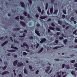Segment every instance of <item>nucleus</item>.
Returning a JSON list of instances; mask_svg holds the SVG:
<instances>
[{"label": "nucleus", "instance_id": "1", "mask_svg": "<svg viewBox=\"0 0 77 77\" xmlns=\"http://www.w3.org/2000/svg\"><path fill=\"white\" fill-rule=\"evenodd\" d=\"M57 74H58L57 75V77H62V75H63V76L64 77H66V75H64V74H65V72H62V71H60L59 72H58L57 73Z\"/></svg>", "mask_w": 77, "mask_h": 77}, {"label": "nucleus", "instance_id": "2", "mask_svg": "<svg viewBox=\"0 0 77 77\" xmlns=\"http://www.w3.org/2000/svg\"><path fill=\"white\" fill-rule=\"evenodd\" d=\"M20 23L22 26H23V27H26V23H25L24 22L20 21Z\"/></svg>", "mask_w": 77, "mask_h": 77}, {"label": "nucleus", "instance_id": "3", "mask_svg": "<svg viewBox=\"0 0 77 77\" xmlns=\"http://www.w3.org/2000/svg\"><path fill=\"white\" fill-rule=\"evenodd\" d=\"M20 4L22 8H24V7H25V4H24V2H20Z\"/></svg>", "mask_w": 77, "mask_h": 77}, {"label": "nucleus", "instance_id": "4", "mask_svg": "<svg viewBox=\"0 0 77 77\" xmlns=\"http://www.w3.org/2000/svg\"><path fill=\"white\" fill-rule=\"evenodd\" d=\"M18 63V60H16L14 61L13 63V65L14 66H16L17 65V63Z\"/></svg>", "mask_w": 77, "mask_h": 77}, {"label": "nucleus", "instance_id": "5", "mask_svg": "<svg viewBox=\"0 0 77 77\" xmlns=\"http://www.w3.org/2000/svg\"><path fill=\"white\" fill-rule=\"evenodd\" d=\"M37 30H38V29H37L36 30H35V32L36 33V34L38 35V36H40V33H39V32L38 31H37Z\"/></svg>", "mask_w": 77, "mask_h": 77}, {"label": "nucleus", "instance_id": "6", "mask_svg": "<svg viewBox=\"0 0 77 77\" xmlns=\"http://www.w3.org/2000/svg\"><path fill=\"white\" fill-rule=\"evenodd\" d=\"M23 65V63L21 62L18 63L17 64V66L19 67H21V66H22Z\"/></svg>", "mask_w": 77, "mask_h": 77}, {"label": "nucleus", "instance_id": "7", "mask_svg": "<svg viewBox=\"0 0 77 77\" xmlns=\"http://www.w3.org/2000/svg\"><path fill=\"white\" fill-rule=\"evenodd\" d=\"M64 47V45H61L60 47L58 46H56L53 48V49L54 50H55V49H57V48H61V47Z\"/></svg>", "mask_w": 77, "mask_h": 77}, {"label": "nucleus", "instance_id": "8", "mask_svg": "<svg viewBox=\"0 0 77 77\" xmlns=\"http://www.w3.org/2000/svg\"><path fill=\"white\" fill-rule=\"evenodd\" d=\"M46 40L47 39L45 38H43L40 42V43H43V42H44L45 41H46Z\"/></svg>", "mask_w": 77, "mask_h": 77}, {"label": "nucleus", "instance_id": "9", "mask_svg": "<svg viewBox=\"0 0 77 77\" xmlns=\"http://www.w3.org/2000/svg\"><path fill=\"white\" fill-rule=\"evenodd\" d=\"M50 66H48L46 68L47 69H45V71L46 72V73H48V71L50 70Z\"/></svg>", "mask_w": 77, "mask_h": 77}, {"label": "nucleus", "instance_id": "10", "mask_svg": "<svg viewBox=\"0 0 77 77\" xmlns=\"http://www.w3.org/2000/svg\"><path fill=\"white\" fill-rule=\"evenodd\" d=\"M9 72L8 71H6L3 72L1 74L2 75H5V74H9Z\"/></svg>", "mask_w": 77, "mask_h": 77}, {"label": "nucleus", "instance_id": "11", "mask_svg": "<svg viewBox=\"0 0 77 77\" xmlns=\"http://www.w3.org/2000/svg\"><path fill=\"white\" fill-rule=\"evenodd\" d=\"M21 29V28H14L13 29V31H15L16 32H17V31L18 30H20Z\"/></svg>", "mask_w": 77, "mask_h": 77}, {"label": "nucleus", "instance_id": "12", "mask_svg": "<svg viewBox=\"0 0 77 77\" xmlns=\"http://www.w3.org/2000/svg\"><path fill=\"white\" fill-rule=\"evenodd\" d=\"M16 50H15L13 49L12 50H7V51H8V52H10L11 53H12L13 52H15V51H16Z\"/></svg>", "mask_w": 77, "mask_h": 77}, {"label": "nucleus", "instance_id": "13", "mask_svg": "<svg viewBox=\"0 0 77 77\" xmlns=\"http://www.w3.org/2000/svg\"><path fill=\"white\" fill-rule=\"evenodd\" d=\"M49 29H50V30H54V29H55V28L54 27H53V26H49Z\"/></svg>", "mask_w": 77, "mask_h": 77}, {"label": "nucleus", "instance_id": "14", "mask_svg": "<svg viewBox=\"0 0 77 77\" xmlns=\"http://www.w3.org/2000/svg\"><path fill=\"white\" fill-rule=\"evenodd\" d=\"M50 12L51 14H53V7H52L50 8Z\"/></svg>", "mask_w": 77, "mask_h": 77}, {"label": "nucleus", "instance_id": "15", "mask_svg": "<svg viewBox=\"0 0 77 77\" xmlns=\"http://www.w3.org/2000/svg\"><path fill=\"white\" fill-rule=\"evenodd\" d=\"M71 73L72 75H74L75 77H76V75L75 74V73L74 71H72L71 72Z\"/></svg>", "mask_w": 77, "mask_h": 77}, {"label": "nucleus", "instance_id": "16", "mask_svg": "<svg viewBox=\"0 0 77 77\" xmlns=\"http://www.w3.org/2000/svg\"><path fill=\"white\" fill-rule=\"evenodd\" d=\"M47 18V16H41L40 17V19H45V18Z\"/></svg>", "mask_w": 77, "mask_h": 77}, {"label": "nucleus", "instance_id": "17", "mask_svg": "<svg viewBox=\"0 0 77 77\" xmlns=\"http://www.w3.org/2000/svg\"><path fill=\"white\" fill-rule=\"evenodd\" d=\"M37 8L38 9V11L40 13V12H41V8L40 7H37Z\"/></svg>", "mask_w": 77, "mask_h": 77}, {"label": "nucleus", "instance_id": "18", "mask_svg": "<svg viewBox=\"0 0 77 77\" xmlns=\"http://www.w3.org/2000/svg\"><path fill=\"white\" fill-rule=\"evenodd\" d=\"M11 48H13L14 49H15V50H18V48H17L16 47L11 46Z\"/></svg>", "mask_w": 77, "mask_h": 77}, {"label": "nucleus", "instance_id": "19", "mask_svg": "<svg viewBox=\"0 0 77 77\" xmlns=\"http://www.w3.org/2000/svg\"><path fill=\"white\" fill-rule=\"evenodd\" d=\"M23 14L25 15V16H26H26H27L28 14H27V12L24 11L23 12Z\"/></svg>", "mask_w": 77, "mask_h": 77}, {"label": "nucleus", "instance_id": "20", "mask_svg": "<svg viewBox=\"0 0 77 77\" xmlns=\"http://www.w3.org/2000/svg\"><path fill=\"white\" fill-rule=\"evenodd\" d=\"M65 68H67V69H69L70 67H69V66L68 65H66Z\"/></svg>", "mask_w": 77, "mask_h": 77}, {"label": "nucleus", "instance_id": "21", "mask_svg": "<svg viewBox=\"0 0 77 77\" xmlns=\"http://www.w3.org/2000/svg\"><path fill=\"white\" fill-rule=\"evenodd\" d=\"M68 41V40L65 39L63 41V42L64 44H65V45L66 44V42Z\"/></svg>", "mask_w": 77, "mask_h": 77}, {"label": "nucleus", "instance_id": "22", "mask_svg": "<svg viewBox=\"0 0 77 77\" xmlns=\"http://www.w3.org/2000/svg\"><path fill=\"white\" fill-rule=\"evenodd\" d=\"M44 49V48H41L40 50L39 51H38V53H41V52H42V51H43V49Z\"/></svg>", "mask_w": 77, "mask_h": 77}, {"label": "nucleus", "instance_id": "23", "mask_svg": "<svg viewBox=\"0 0 77 77\" xmlns=\"http://www.w3.org/2000/svg\"><path fill=\"white\" fill-rule=\"evenodd\" d=\"M58 12V10H55V11L54 13V14H57V12Z\"/></svg>", "mask_w": 77, "mask_h": 77}, {"label": "nucleus", "instance_id": "24", "mask_svg": "<svg viewBox=\"0 0 77 77\" xmlns=\"http://www.w3.org/2000/svg\"><path fill=\"white\" fill-rule=\"evenodd\" d=\"M58 24H60V25H62V24H63V23L61 22L60 20H58Z\"/></svg>", "mask_w": 77, "mask_h": 77}, {"label": "nucleus", "instance_id": "25", "mask_svg": "<svg viewBox=\"0 0 77 77\" xmlns=\"http://www.w3.org/2000/svg\"><path fill=\"white\" fill-rule=\"evenodd\" d=\"M26 36V34L24 33H23V35L22 36H19V38H23V37H24Z\"/></svg>", "mask_w": 77, "mask_h": 77}, {"label": "nucleus", "instance_id": "26", "mask_svg": "<svg viewBox=\"0 0 77 77\" xmlns=\"http://www.w3.org/2000/svg\"><path fill=\"white\" fill-rule=\"evenodd\" d=\"M20 20H24V17H23V16H20Z\"/></svg>", "mask_w": 77, "mask_h": 77}, {"label": "nucleus", "instance_id": "27", "mask_svg": "<svg viewBox=\"0 0 77 77\" xmlns=\"http://www.w3.org/2000/svg\"><path fill=\"white\" fill-rule=\"evenodd\" d=\"M29 4H32V0H28Z\"/></svg>", "mask_w": 77, "mask_h": 77}, {"label": "nucleus", "instance_id": "28", "mask_svg": "<svg viewBox=\"0 0 77 77\" xmlns=\"http://www.w3.org/2000/svg\"><path fill=\"white\" fill-rule=\"evenodd\" d=\"M56 30H57V31H60V29L59 28L56 27Z\"/></svg>", "mask_w": 77, "mask_h": 77}, {"label": "nucleus", "instance_id": "29", "mask_svg": "<svg viewBox=\"0 0 77 77\" xmlns=\"http://www.w3.org/2000/svg\"><path fill=\"white\" fill-rule=\"evenodd\" d=\"M71 20L72 21H74V20H75L73 17H72L71 18Z\"/></svg>", "mask_w": 77, "mask_h": 77}, {"label": "nucleus", "instance_id": "30", "mask_svg": "<svg viewBox=\"0 0 77 77\" xmlns=\"http://www.w3.org/2000/svg\"><path fill=\"white\" fill-rule=\"evenodd\" d=\"M27 15L28 18H29V19H31V18H32V17H30V14H29Z\"/></svg>", "mask_w": 77, "mask_h": 77}, {"label": "nucleus", "instance_id": "31", "mask_svg": "<svg viewBox=\"0 0 77 77\" xmlns=\"http://www.w3.org/2000/svg\"><path fill=\"white\" fill-rule=\"evenodd\" d=\"M29 39H30V40H33V36H31L29 37Z\"/></svg>", "mask_w": 77, "mask_h": 77}, {"label": "nucleus", "instance_id": "32", "mask_svg": "<svg viewBox=\"0 0 77 77\" xmlns=\"http://www.w3.org/2000/svg\"><path fill=\"white\" fill-rule=\"evenodd\" d=\"M77 32V30H75L73 32V35H76V33Z\"/></svg>", "mask_w": 77, "mask_h": 77}, {"label": "nucleus", "instance_id": "33", "mask_svg": "<svg viewBox=\"0 0 77 77\" xmlns=\"http://www.w3.org/2000/svg\"><path fill=\"white\" fill-rule=\"evenodd\" d=\"M15 20H19V16H18L16 17L15 18Z\"/></svg>", "mask_w": 77, "mask_h": 77}, {"label": "nucleus", "instance_id": "34", "mask_svg": "<svg viewBox=\"0 0 77 77\" xmlns=\"http://www.w3.org/2000/svg\"><path fill=\"white\" fill-rule=\"evenodd\" d=\"M7 68V66L6 65L4 67H2L3 69H6Z\"/></svg>", "mask_w": 77, "mask_h": 77}, {"label": "nucleus", "instance_id": "35", "mask_svg": "<svg viewBox=\"0 0 77 77\" xmlns=\"http://www.w3.org/2000/svg\"><path fill=\"white\" fill-rule=\"evenodd\" d=\"M4 43L5 45H6V44H8V40H7V41H5L4 42Z\"/></svg>", "mask_w": 77, "mask_h": 77}, {"label": "nucleus", "instance_id": "36", "mask_svg": "<svg viewBox=\"0 0 77 77\" xmlns=\"http://www.w3.org/2000/svg\"><path fill=\"white\" fill-rule=\"evenodd\" d=\"M63 13H64V14H66V11L63 10Z\"/></svg>", "mask_w": 77, "mask_h": 77}, {"label": "nucleus", "instance_id": "37", "mask_svg": "<svg viewBox=\"0 0 77 77\" xmlns=\"http://www.w3.org/2000/svg\"><path fill=\"white\" fill-rule=\"evenodd\" d=\"M24 73L25 74H27V70L26 69H25L24 70Z\"/></svg>", "mask_w": 77, "mask_h": 77}, {"label": "nucleus", "instance_id": "38", "mask_svg": "<svg viewBox=\"0 0 77 77\" xmlns=\"http://www.w3.org/2000/svg\"><path fill=\"white\" fill-rule=\"evenodd\" d=\"M54 42L56 43V44H58V42H59V41H58V40H56Z\"/></svg>", "mask_w": 77, "mask_h": 77}, {"label": "nucleus", "instance_id": "39", "mask_svg": "<svg viewBox=\"0 0 77 77\" xmlns=\"http://www.w3.org/2000/svg\"><path fill=\"white\" fill-rule=\"evenodd\" d=\"M23 54L24 56H26L27 55V53L26 52H23Z\"/></svg>", "mask_w": 77, "mask_h": 77}, {"label": "nucleus", "instance_id": "40", "mask_svg": "<svg viewBox=\"0 0 77 77\" xmlns=\"http://www.w3.org/2000/svg\"><path fill=\"white\" fill-rule=\"evenodd\" d=\"M65 65H66L65 64L62 65V68H64L65 66Z\"/></svg>", "mask_w": 77, "mask_h": 77}, {"label": "nucleus", "instance_id": "41", "mask_svg": "<svg viewBox=\"0 0 77 77\" xmlns=\"http://www.w3.org/2000/svg\"><path fill=\"white\" fill-rule=\"evenodd\" d=\"M14 42L15 43H16V44H18V41H17V40H14Z\"/></svg>", "mask_w": 77, "mask_h": 77}, {"label": "nucleus", "instance_id": "42", "mask_svg": "<svg viewBox=\"0 0 77 77\" xmlns=\"http://www.w3.org/2000/svg\"><path fill=\"white\" fill-rule=\"evenodd\" d=\"M69 26H67L66 27L65 29L66 30L68 29H69Z\"/></svg>", "mask_w": 77, "mask_h": 77}, {"label": "nucleus", "instance_id": "43", "mask_svg": "<svg viewBox=\"0 0 77 77\" xmlns=\"http://www.w3.org/2000/svg\"><path fill=\"white\" fill-rule=\"evenodd\" d=\"M54 0H51V3H52V4H53V3H54Z\"/></svg>", "mask_w": 77, "mask_h": 77}, {"label": "nucleus", "instance_id": "44", "mask_svg": "<svg viewBox=\"0 0 77 77\" xmlns=\"http://www.w3.org/2000/svg\"><path fill=\"white\" fill-rule=\"evenodd\" d=\"M51 26H53V27H55V25H54V23H51Z\"/></svg>", "mask_w": 77, "mask_h": 77}, {"label": "nucleus", "instance_id": "45", "mask_svg": "<svg viewBox=\"0 0 77 77\" xmlns=\"http://www.w3.org/2000/svg\"><path fill=\"white\" fill-rule=\"evenodd\" d=\"M29 68L30 69H32V67L30 66V65H29Z\"/></svg>", "mask_w": 77, "mask_h": 77}, {"label": "nucleus", "instance_id": "46", "mask_svg": "<svg viewBox=\"0 0 77 77\" xmlns=\"http://www.w3.org/2000/svg\"><path fill=\"white\" fill-rule=\"evenodd\" d=\"M26 42H24L23 43V45L24 47H26Z\"/></svg>", "mask_w": 77, "mask_h": 77}, {"label": "nucleus", "instance_id": "47", "mask_svg": "<svg viewBox=\"0 0 77 77\" xmlns=\"http://www.w3.org/2000/svg\"><path fill=\"white\" fill-rule=\"evenodd\" d=\"M39 43H37V46H36V48L37 49L38 48V47H39Z\"/></svg>", "mask_w": 77, "mask_h": 77}, {"label": "nucleus", "instance_id": "48", "mask_svg": "<svg viewBox=\"0 0 77 77\" xmlns=\"http://www.w3.org/2000/svg\"><path fill=\"white\" fill-rule=\"evenodd\" d=\"M3 38H4V37H2L0 38V39L1 41H2L3 40Z\"/></svg>", "mask_w": 77, "mask_h": 77}, {"label": "nucleus", "instance_id": "49", "mask_svg": "<svg viewBox=\"0 0 77 77\" xmlns=\"http://www.w3.org/2000/svg\"><path fill=\"white\" fill-rule=\"evenodd\" d=\"M65 17H66V16L64 14H63L62 15V18H65Z\"/></svg>", "mask_w": 77, "mask_h": 77}, {"label": "nucleus", "instance_id": "50", "mask_svg": "<svg viewBox=\"0 0 77 77\" xmlns=\"http://www.w3.org/2000/svg\"><path fill=\"white\" fill-rule=\"evenodd\" d=\"M48 31L49 33H50V32H51V31H50V30L49 29H48Z\"/></svg>", "mask_w": 77, "mask_h": 77}, {"label": "nucleus", "instance_id": "51", "mask_svg": "<svg viewBox=\"0 0 77 77\" xmlns=\"http://www.w3.org/2000/svg\"><path fill=\"white\" fill-rule=\"evenodd\" d=\"M36 26H37V27H40V24H39V23H38L37 25H36Z\"/></svg>", "mask_w": 77, "mask_h": 77}, {"label": "nucleus", "instance_id": "52", "mask_svg": "<svg viewBox=\"0 0 77 77\" xmlns=\"http://www.w3.org/2000/svg\"><path fill=\"white\" fill-rule=\"evenodd\" d=\"M70 62H71V63H74V62H75V60H72L70 61Z\"/></svg>", "mask_w": 77, "mask_h": 77}, {"label": "nucleus", "instance_id": "53", "mask_svg": "<svg viewBox=\"0 0 77 77\" xmlns=\"http://www.w3.org/2000/svg\"><path fill=\"white\" fill-rule=\"evenodd\" d=\"M59 39L60 40H62V39H63V37H59Z\"/></svg>", "mask_w": 77, "mask_h": 77}, {"label": "nucleus", "instance_id": "54", "mask_svg": "<svg viewBox=\"0 0 77 77\" xmlns=\"http://www.w3.org/2000/svg\"><path fill=\"white\" fill-rule=\"evenodd\" d=\"M44 10H42L41 12V14H44Z\"/></svg>", "mask_w": 77, "mask_h": 77}, {"label": "nucleus", "instance_id": "55", "mask_svg": "<svg viewBox=\"0 0 77 77\" xmlns=\"http://www.w3.org/2000/svg\"><path fill=\"white\" fill-rule=\"evenodd\" d=\"M19 77H23V75L21 74H20L19 75Z\"/></svg>", "mask_w": 77, "mask_h": 77}, {"label": "nucleus", "instance_id": "56", "mask_svg": "<svg viewBox=\"0 0 77 77\" xmlns=\"http://www.w3.org/2000/svg\"><path fill=\"white\" fill-rule=\"evenodd\" d=\"M35 17L36 18H38L39 17V15L38 14H36L35 15Z\"/></svg>", "mask_w": 77, "mask_h": 77}, {"label": "nucleus", "instance_id": "57", "mask_svg": "<svg viewBox=\"0 0 77 77\" xmlns=\"http://www.w3.org/2000/svg\"><path fill=\"white\" fill-rule=\"evenodd\" d=\"M10 39H11V42H13V39H12V37H10Z\"/></svg>", "mask_w": 77, "mask_h": 77}, {"label": "nucleus", "instance_id": "58", "mask_svg": "<svg viewBox=\"0 0 77 77\" xmlns=\"http://www.w3.org/2000/svg\"><path fill=\"white\" fill-rule=\"evenodd\" d=\"M26 46L27 48H29V46L28 45H27V44L26 45Z\"/></svg>", "mask_w": 77, "mask_h": 77}, {"label": "nucleus", "instance_id": "59", "mask_svg": "<svg viewBox=\"0 0 77 77\" xmlns=\"http://www.w3.org/2000/svg\"><path fill=\"white\" fill-rule=\"evenodd\" d=\"M57 6V3H54V6H55H55Z\"/></svg>", "mask_w": 77, "mask_h": 77}, {"label": "nucleus", "instance_id": "60", "mask_svg": "<svg viewBox=\"0 0 77 77\" xmlns=\"http://www.w3.org/2000/svg\"><path fill=\"white\" fill-rule=\"evenodd\" d=\"M74 66L75 67H77V63L74 65Z\"/></svg>", "mask_w": 77, "mask_h": 77}, {"label": "nucleus", "instance_id": "61", "mask_svg": "<svg viewBox=\"0 0 77 77\" xmlns=\"http://www.w3.org/2000/svg\"><path fill=\"white\" fill-rule=\"evenodd\" d=\"M8 56H11V53H8L7 54Z\"/></svg>", "mask_w": 77, "mask_h": 77}, {"label": "nucleus", "instance_id": "62", "mask_svg": "<svg viewBox=\"0 0 77 77\" xmlns=\"http://www.w3.org/2000/svg\"><path fill=\"white\" fill-rule=\"evenodd\" d=\"M57 35H58L59 36L60 35V33L59 32H57Z\"/></svg>", "mask_w": 77, "mask_h": 77}, {"label": "nucleus", "instance_id": "63", "mask_svg": "<svg viewBox=\"0 0 77 77\" xmlns=\"http://www.w3.org/2000/svg\"><path fill=\"white\" fill-rule=\"evenodd\" d=\"M39 70H37L36 72V74H38V72H39Z\"/></svg>", "mask_w": 77, "mask_h": 77}, {"label": "nucleus", "instance_id": "64", "mask_svg": "<svg viewBox=\"0 0 77 77\" xmlns=\"http://www.w3.org/2000/svg\"><path fill=\"white\" fill-rule=\"evenodd\" d=\"M51 18H50V19H48L47 21H51Z\"/></svg>", "mask_w": 77, "mask_h": 77}]
</instances>
